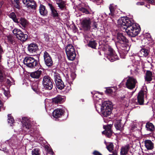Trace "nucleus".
<instances>
[{
    "label": "nucleus",
    "instance_id": "obj_58",
    "mask_svg": "<svg viewBox=\"0 0 155 155\" xmlns=\"http://www.w3.org/2000/svg\"><path fill=\"white\" fill-rule=\"evenodd\" d=\"M109 155H117V154L116 153H113V154H110Z\"/></svg>",
    "mask_w": 155,
    "mask_h": 155
},
{
    "label": "nucleus",
    "instance_id": "obj_26",
    "mask_svg": "<svg viewBox=\"0 0 155 155\" xmlns=\"http://www.w3.org/2000/svg\"><path fill=\"white\" fill-rule=\"evenodd\" d=\"M145 146L147 150H152L154 147L153 143L150 140H146L144 141Z\"/></svg>",
    "mask_w": 155,
    "mask_h": 155
},
{
    "label": "nucleus",
    "instance_id": "obj_12",
    "mask_svg": "<svg viewBox=\"0 0 155 155\" xmlns=\"http://www.w3.org/2000/svg\"><path fill=\"white\" fill-rule=\"evenodd\" d=\"M43 57L45 64L48 67L51 66L53 65L52 59L50 55L46 51L44 52Z\"/></svg>",
    "mask_w": 155,
    "mask_h": 155
},
{
    "label": "nucleus",
    "instance_id": "obj_7",
    "mask_svg": "<svg viewBox=\"0 0 155 155\" xmlns=\"http://www.w3.org/2000/svg\"><path fill=\"white\" fill-rule=\"evenodd\" d=\"M14 35L18 39L21 41L25 42L28 39V35L26 34H24L23 32L20 29L15 28L12 31Z\"/></svg>",
    "mask_w": 155,
    "mask_h": 155
},
{
    "label": "nucleus",
    "instance_id": "obj_1",
    "mask_svg": "<svg viewBox=\"0 0 155 155\" xmlns=\"http://www.w3.org/2000/svg\"><path fill=\"white\" fill-rule=\"evenodd\" d=\"M118 25L122 31H125L130 37H135L140 31L139 25L134 23L133 19L127 17H123L118 20Z\"/></svg>",
    "mask_w": 155,
    "mask_h": 155
},
{
    "label": "nucleus",
    "instance_id": "obj_30",
    "mask_svg": "<svg viewBox=\"0 0 155 155\" xmlns=\"http://www.w3.org/2000/svg\"><path fill=\"white\" fill-rule=\"evenodd\" d=\"M55 84L57 88L59 89L62 90L64 87V83L62 80L57 81Z\"/></svg>",
    "mask_w": 155,
    "mask_h": 155
},
{
    "label": "nucleus",
    "instance_id": "obj_48",
    "mask_svg": "<svg viewBox=\"0 0 155 155\" xmlns=\"http://www.w3.org/2000/svg\"><path fill=\"white\" fill-rule=\"evenodd\" d=\"M3 53V51L1 48V47L0 46V62H1L2 60V54Z\"/></svg>",
    "mask_w": 155,
    "mask_h": 155
},
{
    "label": "nucleus",
    "instance_id": "obj_3",
    "mask_svg": "<svg viewBox=\"0 0 155 155\" xmlns=\"http://www.w3.org/2000/svg\"><path fill=\"white\" fill-rule=\"evenodd\" d=\"M111 104V102L107 101H104L101 105L97 103L95 104L96 109L99 112L98 109L100 108L101 115L104 117H108L111 113L112 106Z\"/></svg>",
    "mask_w": 155,
    "mask_h": 155
},
{
    "label": "nucleus",
    "instance_id": "obj_64",
    "mask_svg": "<svg viewBox=\"0 0 155 155\" xmlns=\"http://www.w3.org/2000/svg\"><path fill=\"white\" fill-rule=\"evenodd\" d=\"M11 79L12 80H13V79L12 78H11Z\"/></svg>",
    "mask_w": 155,
    "mask_h": 155
},
{
    "label": "nucleus",
    "instance_id": "obj_28",
    "mask_svg": "<svg viewBox=\"0 0 155 155\" xmlns=\"http://www.w3.org/2000/svg\"><path fill=\"white\" fill-rule=\"evenodd\" d=\"M114 126L117 130L122 131L123 130L124 125L121 123L120 120L117 121L114 124Z\"/></svg>",
    "mask_w": 155,
    "mask_h": 155
},
{
    "label": "nucleus",
    "instance_id": "obj_11",
    "mask_svg": "<svg viewBox=\"0 0 155 155\" xmlns=\"http://www.w3.org/2000/svg\"><path fill=\"white\" fill-rule=\"evenodd\" d=\"M137 81L136 79L133 77H129L127 80L126 83V87L129 89H132L134 88Z\"/></svg>",
    "mask_w": 155,
    "mask_h": 155
},
{
    "label": "nucleus",
    "instance_id": "obj_35",
    "mask_svg": "<svg viewBox=\"0 0 155 155\" xmlns=\"http://www.w3.org/2000/svg\"><path fill=\"white\" fill-rule=\"evenodd\" d=\"M115 89L114 88L109 87L107 89L106 93L108 94L114 95L115 93Z\"/></svg>",
    "mask_w": 155,
    "mask_h": 155
},
{
    "label": "nucleus",
    "instance_id": "obj_38",
    "mask_svg": "<svg viewBox=\"0 0 155 155\" xmlns=\"http://www.w3.org/2000/svg\"><path fill=\"white\" fill-rule=\"evenodd\" d=\"M97 44L95 41H89L88 46L93 48H95Z\"/></svg>",
    "mask_w": 155,
    "mask_h": 155
},
{
    "label": "nucleus",
    "instance_id": "obj_37",
    "mask_svg": "<svg viewBox=\"0 0 155 155\" xmlns=\"http://www.w3.org/2000/svg\"><path fill=\"white\" fill-rule=\"evenodd\" d=\"M5 76L3 74L2 70L0 68V81L1 82L4 81Z\"/></svg>",
    "mask_w": 155,
    "mask_h": 155
},
{
    "label": "nucleus",
    "instance_id": "obj_6",
    "mask_svg": "<svg viewBox=\"0 0 155 155\" xmlns=\"http://www.w3.org/2000/svg\"><path fill=\"white\" fill-rule=\"evenodd\" d=\"M66 54L68 59L71 61L74 60L76 57L74 47L71 44L68 45L65 48Z\"/></svg>",
    "mask_w": 155,
    "mask_h": 155
},
{
    "label": "nucleus",
    "instance_id": "obj_32",
    "mask_svg": "<svg viewBox=\"0 0 155 155\" xmlns=\"http://www.w3.org/2000/svg\"><path fill=\"white\" fill-rule=\"evenodd\" d=\"M104 143L106 145V148L110 152H111L113 150L114 145L111 143H107L105 140L104 141Z\"/></svg>",
    "mask_w": 155,
    "mask_h": 155
},
{
    "label": "nucleus",
    "instance_id": "obj_10",
    "mask_svg": "<svg viewBox=\"0 0 155 155\" xmlns=\"http://www.w3.org/2000/svg\"><path fill=\"white\" fill-rule=\"evenodd\" d=\"M21 140L18 139L15 136H13L9 140H7L5 143H6L8 144L11 147H17L21 143Z\"/></svg>",
    "mask_w": 155,
    "mask_h": 155
},
{
    "label": "nucleus",
    "instance_id": "obj_20",
    "mask_svg": "<svg viewBox=\"0 0 155 155\" xmlns=\"http://www.w3.org/2000/svg\"><path fill=\"white\" fill-rule=\"evenodd\" d=\"M58 5L59 8L61 10H63L66 6V2L63 0H53Z\"/></svg>",
    "mask_w": 155,
    "mask_h": 155
},
{
    "label": "nucleus",
    "instance_id": "obj_15",
    "mask_svg": "<svg viewBox=\"0 0 155 155\" xmlns=\"http://www.w3.org/2000/svg\"><path fill=\"white\" fill-rule=\"evenodd\" d=\"M109 10L106 11L105 12L106 15H109L114 17L117 14V11L116 8H115L112 5H110L109 7Z\"/></svg>",
    "mask_w": 155,
    "mask_h": 155
},
{
    "label": "nucleus",
    "instance_id": "obj_53",
    "mask_svg": "<svg viewBox=\"0 0 155 155\" xmlns=\"http://www.w3.org/2000/svg\"><path fill=\"white\" fill-rule=\"evenodd\" d=\"M102 0H94V1L97 3H101L102 2Z\"/></svg>",
    "mask_w": 155,
    "mask_h": 155
},
{
    "label": "nucleus",
    "instance_id": "obj_23",
    "mask_svg": "<svg viewBox=\"0 0 155 155\" xmlns=\"http://www.w3.org/2000/svg\"><path fill=\"white\" fill-rule=\"evenodd\" d=\"M53 102L55 103H61L64 101V97L60 95H58L57 97L53 98L52 99Z\"/></svg>",
    "mask_w": 155,
    "mask_h": 155
},
{
    "label": "nucleus",
    "instance_id": "obj_60",
    "mask_svg": "<svg viewBox=\"0 0 155 155\" xmlns=\"http://www.w3.org/2000/svg\"><path fill=\"white\" fill-rule=\"evenodd\" d=\"M81 101L82 102H84V100L83 99H81Z\"/></svg>",
    "mask_w": 155,
    "mask_h": 155
},
{
    "label": "nucleus",
    "instance_id": "obj_8",
    "mask_svg": "<svg viewBox=\"0 0 155 155\" xmlns=\"http://www.w3.org/2000/svg\"><path fill=\"white\" fill-rule=\"evenodd\" d=\"M42 84L45 89L51 90L53 87L52 80L48 76L45 75L43 77Z\"/></svg>",
    "mask_w": 155,
    "mask_h": 155
},
{
    "label": "nucleus",
    "instance_id": "obj_5",
    "mask_svg": "<svg viewBox=\"0 0 155 155\" xmlns=\"http://www.w3.org/2000/svg\"><path fill=\"white\" fill-rule=\"evenodd\" d=\"M24 63L28 67L31 68H35L38 64V60L33 57H25L24 60Z\"/></svg>",
    "mask_w": 155,
    "mask_h": 155
},
{
    "label": "nucleus",
    "instance_id": "obj_33",
    "mask_svg": "<svg viewBox=\"0 0 155 155\" xmlns=\"http://www.w3.org/2000/svg\"><path fill=\"white\" fill-rule=\"evenodd\" d=\"M146 127L147 130L152 131L154 129V126L153 124L150 123H147L146 125Z\"/></svg>",
    "mask_w": 155,
    "mask_h": 155
},
{
    "label": "nucleus",
    "instance_id": "obj_43",
    "mask_svg": "<svg viewBox=\"0 0 155 155\" xmlns=\"http://www.w3.org/2000/svg\"><path fill=\"white\" fill-rule=\"evenodd\" d=\"M28 7H30L33 9H35L36 8V4L35 2L32 0L29 4L28 5Z\"/></svg>",
    "mask_w": 155,
    "mask_h": 155
},
{
    "label": "nucleus",
    "instance_id": "obj_49",
    "mask_svg": "<svg viewBox=\"0 0 155 155\" xmlns=\"http://www.w3.org/2000/svg\"><path fill=\"white\" fill-rule=\"evenodd\" d=\"M76 77V74L74 72H72L71 74V77L72 81L75 79Z\"/></svg>",
    "mask_w": 155,
    "mask_h": 155
},
{
    "label": "nucleus",
    "instance_id": "obj_45",
    "mask_svg": "<svg viewBox=\"0 0 155 155\" xmlns=\"http://www.w3.org/2000/svg\"><path fill=\"white\" fill-rule=\"evenodd\" d=\"M31 0H23L22 2L24 4L26 5L28 7V5L29 4Z\"/></svg>",
    "mask_w": 155,
    "mask_h": 155
},
{
    "label": "nucleus",
    "instance_id": "obj_46",
    "mask_svg": "<svg viewBox=\"0 0 155 155\" xmlns=\"http://www.w3.org/2000/svg\"><path fill=\"white\" fill-rule=\"evenodd\" d=\"M32 88L36 93H37L38 92V88L37 85L35 86H32Z\"/></svg>",
    "mask_w": 155,
    "mask_h": 155
},
{
    "label": "nucleus",
    "instance_id": "obj_14",
    "mask_svg": "<svg viewBox=\"0 0 155 155\" xmlns=\"http://www.w3.org/2000/svg\"><path fill=\"white\" fill-rule=\"evenodd\" d=\"M146 92L143 91H141L138 93L137 97V102L140 105H142L143 104L144 95L146 97Z\"/></svg>",
    "mask_w": 155,
    "mask_h": 155
},
{
    "label": "nucleus",
    "instance_id": "obj_42",
    "mask_svg": "<svg viewBox=\"0 0 155 155\" xmlns=\"http://www.w3.org/2000/svg\"><path fill=\"white\" fill-rule=\"evenodd\" d=\"M79 10L85 14H90V12L85 8L83 7L79 8Z\"/></svg>",
    "mask_w": 155,
    "mask_h": 155
},
{
    "label": "nucleus",
    "instance_id": "obj_57",
    "mask_svg": "<svg viewBox=\"0 0 155 155\" xmlns=\"http://www.w3.org/2000/svg\"><path fill=\"white\" fill-rule=\"evenodd\" d=\"M96 23L95 22H94V28H97V25H96Z\"/></svg>",
    "mask_w": 155,
    "mask_h": 155
},
{
    "label": "nucleus",
    "instance_id": "obj_55",
    "mask_svg": "<svg viewBox=\"0 0 155 155\" xmlns=\"http://www.w3.org/2000/svg\"><path fill=\"white\" fill-rule=\"evenodd\" d=\"M45 37H46V40L47 41H48L49 39V38L48 37V36L47 35H45Z\"/></svg>",
    "mask_w": 155,
    "mask_h": 155
},
{
    "label": "nucleus",
    "instance_id": "obj_56",
    "mask_svg": "<svg viewBox=\"0 0 155 155\" xmlns=\"http://www.w3.org/2000/svg\"><path fill=\"white\" fill-rule=\"evenodd\" d=\"M97 94L96 93L93 96V97L94 98L95 97H97Z\"/></svg>",
    "mask_w": 155,
    "mask_h": 155
},
{
    "label": "nucleus",
    "instance_id": "obj_16",
    "mask_svg": "<svg viewBox=\"0 0 155 155\" xmlns=\"http://www.w3.org/2000/svg\"><path fill=\"white\" fill-rule=\"evenodd\" d=\"M112 125L110 124L107 126H104V127L105 129V131L102 132V134H105L108 137H110L111 135L112 132L111 130V127Z\"/></svg>",
    "mask_w": 155,
    "mask_h": 155
},
{
    "label": "nucleus",
    "instance_id": "obj_36",
    "mask_svg": "<svg viewBox=\"0 0 155 155\" xmlns=\"http://www.w3.org/2000/svg\"><path fill=\"white\" fill-rule=\"evenodd\" d=\"M9 17L10 18H12L15 22L17 23L18 22L16 16L14 12H12L9 15Z\"/></svg>",
    "mask_w": 155,
    "mask_h": 155
},
{
    "label": "nucleus",
    "instance_id": "obj_50",
    "mask_svg": "<svg viewBox=\"0 0 155 155\" xmlns=\"http://www.w3.org/2000/svg\"><path fill=\"white\" fill-rule=\"evenodd\" d=\"M94 155H102L99 152L97 151H94L93 153Z\"/></svg>",
    "mask_w": 155,
    "mask_h": 155
},
{
    "label": "nucleus",
    "instance_id": "obj_31",
    "mask_svg": "<svg viewBox=\"0 0 155 155\" xmlns=\"http://www.w3.org/2000/svg\"><path fill=\"white\" fill-rule=\"evenodd\" d=\"M8 40L9 43L13 45H15L16 44V40L15 38L11 35H9L7 36Z\"/></svg>",
    "mask_w": 155,
    "mask_h": 155
},
{
    "label": "nucleus",
    "instance_id": "obj_40",
    "mask_svg": "<svg viewBox=\"0 0 155 155\" xmlns=\"http://www.w3.org/2000/svg\"><path fill=\"white\" fill-rule=\"evenodd\" d=\"M54 77L55 82H57V81H58L61 80L59 74L57 73H54Z\"/></svg>",
    "mask_w": 155,
    "mask_h": 155
},
{
    "label": "nucleus",
    "instance_id": "obj_4",
    "mask_svg": "<svg viewBox=\"0 0 155 155\" xmlns=\"http://www.w3.org/2000/svg\"><path fill=\"white\" fill-rule=\"evenodd\" d=\"M21 122L22 124L23 128L24 129H26L29 134L35 136V130L33 127L31 122L30 120L26 117H23L22 119Z\"/></svg>",
    "mask_w": 155,
    "mask_h": 155
},
{
    "label": "nucleus",
    "instance_id": "obj_34",
    "mask_svg": "<svg viewBox=\"0 0 155 155\" xmlns=\"http://www.w3.org/2000/svg\"><path fill=\"white\" fill-rule=\"evenodd\" d=\"M11 1L15 7L18 9L20 8L19 0H11Z\"/></svg>",
    "mask_w": 155,
    "mask_h": 155
},
{
    "label": "nucleus",
    "instance_id": "obj_54",
    "mask_svg": "<svg viewBox=\"0 0 155 155\" xmlns=\"http://www.w3.org/2000/svg\"><path fill=\"white\" fill-rule=\"evenodd\" d=\"M4 2L3 1H1L0 2V8L1 7L2 5L3 4Z\"/></svg>",
    "mask_w": 155,
    "mask_h": 155
},
{
    "label": "nucleus",
    "instance_id": "obj_41",
    "mask_svg": "<svg viewBox=\"0 0 155 155\" xmlns=\"http://www.w3.org/2000/svg\"><path fill=\"white\" fill-rule=\"evenodd\" d=\"M31 153L32 155H40L39 150L38 148H34L32 150Z\"/></svg>",
    "mask_w": 155,
    "mask_h": 155
},
{
    "label": "nucleus",
    "instance_id": "obj_19",
    "mask_svg": "<svg viewBox=\"0 0 155 155\" xmlns=\"http://www.w3.org/2000/svg\"><path fill=\"white\" fill-rule=\"evenodd\" d=\"M28 50L30 53H34L38 50V46L36 44L32 43L28 45Z\"/></svg>",
    "mask_w": 155,
    "mask_h": 155
},
{
    "label": "nucleus",
    "instance_id": "obj_52",
    "mask_svg": "<svg viewBox=\"0 0 155 155\" xmlns=\"http://www.w3.org/2000/svg\"><path fill=\"white\" fill-rule=\"evenodd\" d=\"M144 2H137V3H136V4L137 5H144Z\"/></svg>",
    "mask_w": 155,
    "mask_h": 155
},
{
    "label": "nucleus",
    "instance_id": "obj_59",
    "mask_svg": "<svg viewBox=\"0 0 155 155\" xmlns=\"http://www.w3.org/2000/svg\"><path fill=\"white\" fill-rule=\"evenodd\" d=\"M145 6L147 7L148 8H150V6L149 5H145Z\"/></svg>",
    "mask_w": 155,
    "mask_h": 155
},
{
    "label": "nucleus",
    "instance_id": "obj_24",
    "mask_svg": "<svg viewBox=\"0 0 155 155\" xmlns=\"http://www.w3.org/2000/svg\"><path fill=\"white\" fill-rule=\"evenodd\" d=\"M18 23H19L20 26L22 29H25L28 24V22L25 18H21Z\"/></svg>",
    "mask_w": 155,
    "mask_h": 155
},
{
    "label": "nucleus",
    "instance_id": "obj_44",
    "mask_svg": "<svg viewBox=\"0 0 155 155\" xmlns=\"http://www.w3.org/2000/svg\"><path fill=\"white\" fill-rule=\"evenodd\" d=\"M6 83L8 85L7 89H8V88L10 87L12 84V82L9 79H7L6 80Z\"/></svg>",
    "mask_w": 155,
    "mask_h": 155
},
{
    "label": "nucleus",
    "instance_id": "obj_18",
    "mask_svg": "<svg viewBox=\"0 0 155 155\" xmlns=\"http://www.w3.org/2000/svg\"><path fill=\"white\" fill-rule=\"evenodd\" d=\"M90 19L89 18H85L81 22V25L85 30H87L90 28Z\"/></svg>",
    "mask_w": 155,
    "mask_h": 155
},
{
    "label": "nucleus",
    "instance_id": "obj_22",
    "mask_svg": "<svg viewBox=\"0 0 155 155\" xmlns=\"http://www.w3.org/2000/svg\"><path fill=\"white\" fill-rule=\"evenodd\" d=\"M131 145L127 144L122 147L120 151L121 155H126L129 150Z\"/></svg>",
    "mask_w": 155,
    "mask_h": 155
},
{
    "label": "nucleus",
    "instance_id": "obj_62",
    "mask_svg": "<svg viewBox=\"0 0 155 155\" xmlns=\"http://www.w3.org/2000/svg\"><path fill=\"white\" fill-rule=\"evenodd\" d=\"M1 10L0 9V15L1 14Z\"/></svg>",
    "mask_w": 155,
    "mask_h": 155
},
{
    "label": "nucleus",
    "instance_id": "obj_2",
    "mask_svg": "<svg viewBox=\"0 0 155 155\" xmlns=\"http://www.w3.org/2000/svg\"><path fill=\"white\" fill-rule=\"evenodd\" d=\"M128 40L121 33H118L117 35V40L116 43L117 46H119L120 51L119 55L120 57L124 58L126 54L129 51L130 48L127 44Z\"/></svg>",
    "mask_w": 155,
    "mask_h": 155
},
{
    "label": "nucleus",
    "instance_id": "obj_9",
    "mask_svg": "<svg viewBox=\"0 0 155 155\" xmlns=\"http://www.w3.org/2000/svg\"><path fill=\"white\" fill-rule=\"evenodd\" d=\"M108 52L106 56V58L111 62H113L118 59L117 54L110 47H109Z\"/></svg>",
    "mask_w": 155,
    "mask_h": 155
},
{
    "label": "nucleus",
    "instance_id": "obj_61",
    "mask_svg": "<svg viewBox=\"0 0 155 155\" xmlns=\"http://www.w3.org/2000/svg\"><path fill=\"white\" fill-rule=\"evenodd\" d=\"M51 154L53 155V154H54V152H52Z\"/></svg>",
    "mask_w": 155,
    "mask_h": 155
},
{
    "label": "nucleus",
    "instance_id": "obj_21",
    "mask_svg": "<svg viewBox=\"0 0 155 155\" xmlns=\"http://www.w3.org/2000/svg\"><path fill=\"white\" fill-rule=\"evenodd\" d=\"M42 72V70L38 69L36 71L31 72L30 74V76L33 78L38 79L41 76Z\"/></svg>",
    "mask_w": 155,
    "mask_h": 155
},
{
    "label": "nucleus",
    "instance_id": "obj_25",
    "mask_svg": "<svg viewBox=\"0 0 155 155\" xmlns=\"http://www.w3.org/2000/svg\"><path fill=\"white\" fill-rule=\"evenodd\" d=\"M39 12L41 15L43 16H46L48 14V11L45 7L43 5H40L39 7Z\"/></svg>",
    "mask_w": 155,
    "mask_h": 155
},
{
    "label": "nucleus",
    "instance_id": "obj_17",
    "mask_svg": "<svg viewBox=\"0 0 155 155\" xmlns=\"http://www.w3.org/2000/svg\"><path fill=\"white\" fill-rule=\"evenodd\" d=\"M64 111L62 109H56L52 112L53 116L55 118L60 117L64 114Z\"/></svg>",
    "mask_w": 155,
    "mask_h": 155
},
{
    "label": "nucleus",
    "instance_id": "obj_29",
    "mask_svg": "<svg viewBox=\"0 0 155 155\" xmlns=\"http://www.w3.org/2000/svg\"><path fill=\"white\" fill-rule=\"evenodd\" d=\"M153 74L152 72L150 71H147L146 75L145 77V81H150L152 80Z\"/></svg>",
    "mask_w": 155,
    "mask_h": 155
},
{
    "label": "nucleus",
    "instance_id": "obj_39",
    "mask_svg": "<svg viewBox=\"0 0 155 155\" xmlns=\"http://www.w3.org/2000/svg\"><path fill=\"white\" fill-rule=\"evenodd\" d=\"M8 123L10 124V125L11 126H12L14 123V120L11 115L8 114Z\"/></svg>",
    "mask_w": 155,
    "mask_h": 155
},
{
    "label": "nucleus",
    "instance_id": "obj_47",
    "mask_svg": "<svg viewBox=\"0 0 155 155\" xmlns=\"http://www.w3.org/2000/svg\"><path fill=\"white\" fill-rule=\"evenodd\" d=\"M2 90L4 91V94L5 96L8 97V96L9 94V92L8 91V90L7 91L6 90H5L4 88H2Z\"/></svg>",
    "mask_w": 155,
    "mask_h": 155
},
{
    "label": "nucleus",
    "instance_id": "obj_63",
    "mask_svg": "<svg viewBox=\"0 0 155 155\" xmlns=\"http://www.w3.org/2000/svg\"><path fill=\"white\" fill-rule=\"evenodd\" d=\"M153 5H155V2L153 4Z\"/></svg>",
    "mask_w": 155,
    "mask_h": 155
},
{
    "label": "nucleus",
    "instance_id": "obj_51",
    "mask_svg": "<svg viewBox=\"0 0 155 155\" xmlns=\"http://www.w3.org/2000/svg\"><path fill=\"white\" fill-rule=\"evenodd\" d=\"M0 150L3 151L5 152H7L8 151L7 148L5 147L4 148L2 147V149H0Z\"/></svg>",
    "mask_w": 155,
    "mask_h": 155
},
{
    "label": "nucleus",
    "instance_id": "obj_13",
    "mask_svg": "<svg viewBox=\"0 0 155 155\" xmlns=\"http://www.w3.org/2000/svg\"><path fill=\"white\" fill-rule=\"evenodd\" d=\"M48 6L51 10V15L54 19L57 20L59 19L58 13L54 7L51 4L48 3Z\"/></svg>",
    "mask_w": 155,
    "mask_h": 155
},
{
    "label": "nucleus",
    "instance_id": "obj_27",
    "mask_svg": "<svg viewBox=\"0 0 155 155\" xmlns=\"http://www.w3.org/2000/svg\"><path fill=\"white\" fill-rule=\"evenodd\" d=\"M149 54V51L145 48H142L138 53V54L140 57H147L148 56Z\"/></svg>",
    "mask_w": 155,
    "mask_h": 155
}]
</instances>
